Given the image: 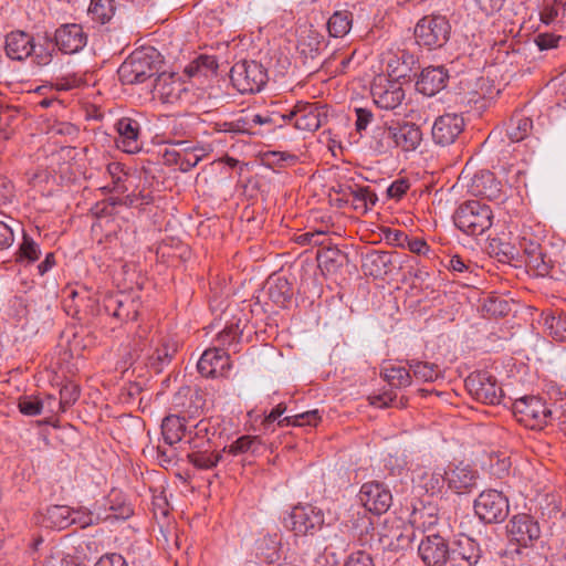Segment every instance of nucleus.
<instances>
[{
  "label": "nucleus",
  "mask_w": 566,
  "mask_h": 566,
  "mask_svg": "<svg viewBox=\"0 0 566 566\" xmlns=\"http://www.w3.org/2000/svg\"><path fill=\"white\" fill-rule=\"evenodd\" d=\"M518 247L523 251L525 263L530 269L541 276L551 275L554 262L533 234L524 233L518 240Z\"/></svg>",
  "instance_id": "9b49d317"
},
{
  "label": "nucleus",
  "mask_w": 566,
  "mask_h": 566,
  "mask_svg": "<svg viewBox=\"0 0 566 566\" xmlns=\"http://www.w3.org/2000/svg\"><path fill=\"white\" fill-rule=\"evenodd\" d=\"M80 397V390L74 384H66L60 389L59 409L64 412Z\"/></svg>",
  "instance_id": "4d7b16f0"
},
{
  "label": "nucleus",
  "mask_w": 566,
  "mask_h": 566,
  "mask_svg": "<svg viewBox=\"0 0 566 566\" xmlns=\"http://www.w3.org/2000/svg\"><path fill=\"white\" fill-rule=\"evenodd\" d=\"M262 441L258 436H242L228 447V452L233 455L245 452L254 454L260 451Z\"/></svg>",
  "instance_id": "8fccbe9b"
},
{
  "label": "nucleus",
  "mask_w": 566,
  "mask_h": 566,
  "mask_svg": "<svg viewBox=\"0 0 566 566\" xmlns=\"http://www.w3.org/2000/svg\"><path fill=\"white\" fill-rule=\"evenodd\" d=\"M476 516L486 524L502 523L509 516V499L503 492L489 489L482 491L473 504Z\"/></svg>",
  "instance_id": "0eeeda50"
},
{
  "label": "nucleus",
  "mask_w": 566,
  "mask_h": 566,
  "mask_svg": "<svg viewBox=\"0 0 566 566\" xmlns=\"http://www.w3.org/2000/svg\"><path fill=\"white\" fill-rule=\"evenodd\" d=\"M483 310L491 316H505L511 311L510 303L501 297H489L484 304Z\"/></svg>",
  "instance_id": "6e6d98bb"
},
{
  "label": "nucleus",
  "mask_w": 566,
  "mask_h": 566,
  "mask_svg": "<svg viewBox=\"0 0 566 566\" xmlns=\"http://www.w3.org/2000/svg\"><path fill=\"white\" fill-rule=\"evenodd\" d=\"M392 126L396 148H400L402 151L417 149L422 140V133L419 126L410 122H392Z\"/></svg>",
  "instance_id": "a878e982"
},
{
  "label": "nucleus",
  "mask_w": 566,
  "mask_h": 566,
  "mask_svg": "<svg viewBox=\"0 0 566 566\" xmlns=\"http://www.w3.org/2000/svg\"><path fill=\"white\" fill-rule=\"evenodd\" d=\"M202 157V149L191 146H184L181 159L179 161V169L184 172L191 170L198 165Z\"/></svg>",
  "instance_id": "5fc2aeb1"
},
{
  "label": "nucleus",
  "mask_w": 566,
  "mask_h": 566,
  "mask_svg": "<svg viewBox=\"0 0 566 566\" xmlns=\"http://www.w3.org/2000/svg\"><path fill=\"white\" fill-rule=\"evenodd\" d=\"M510 542L521 547H532L541 537V527L530 514L520 513L513 515L506 525Z\"/></svg>",
  "instance_id": "9d476101"
},
{
  "label": "nucleus",
  "mask_w": 566,
  "mask_h": 566,
  "mask_svg": "<svg viewBox=\"0 0 566 566\" xmlns=\"http://www.w3.org/2000/svg\"><path fill=\"white\" fill-rule=\"evenodd\" d=\"M468 392L479 402L499 405L503 398V390L496 378L488 371L471 373L465 381Z\"/></svg>",
  "instance_id": "6e6552de"
},
{
  "label": "nucleus",
  "mask_w": 566,
  "mask_h": 566,
  "mask_svg": "<svg viewBox=\"0 0 566 566\" xmlns=\"http://www.w3.org/2000/svg\"><path fill=\"white\" fill-rule=\"evenodd\" d=\"M409 189V182L406 179L395 180L387 189L390 198L400 199Z\"/></svg>",
  "instance_id": "774afa93"
},
{
  "label": "nucleus",
  "mask_w": 566,
  "mask_h": 566,
  "mask_svg": "<svg viewBox=\"0 0 566 566\" xmlns=\"http://www.w3.org/2000/svg\"><path fill=\"white\" fill-rule=\"evenodd\" d=\"M102 510L106 507L108 521L127 520L134 513L132 505L126 501L120 492L112 490L103 503L99 504Z\"/></svg>",
  "instance_id": "7c9ffc66"
},
{
  "label": "nucleus",
  "mask_w": 566,
  "mask_h": 566,
  "mask_svg": "<svg viewBox=\"0 0 566 566\" xmlns=\"http://www.w3.org/2000/svg\"><path fill=\"white\" fill-rule=\"evenodd\" d=\"M32 46L29 57L32 59L34 64L38 66H46L52 62L56 46L53 38L49 33L38 35L36 38L32 35Z\"/></svg>",
  "instance_id": "c756f323"
},
{
  "label": "nucleus",
  "mask_w": 566,
  "mask_h": 566,
  "mask_svg": "<svg viewBox=\"0 0 566 566\" xmlns=\"http://www.w3.org/2000/svg\"><path fill=\"white\" fill-rule=\"evenodd\" d=\"M115 14L114 0H91L88 15L93 21L105 24Z\"/></svg>",
  "instance_id": "c03bdc74"
},
{
  "label": "nucleus",
  "mask_w": 566,
  "mask_h": 566,
  "mask_svg": "<svg viewBox=\"0 0 566 566\" xmlns=\"http://www.w3.org/2000/svg\"><path fill=\"white\" fill-rule=\"evenodd\" d=\"M279 118L298 130L315 132L327 120L326 106L298 101L291 111L281 114Z\"/></svg>",
  "instance_id": "39448f33"
},
{
  "label": "nucleus",
  "mask_w": 566,
  "mask_h": 566,
  "mask_svg": "<svg viewBox=\"0 0 566 566\" xmlns=\"http://www.w3.org/2000/svg\"><path fill=\"white\" fill-rule=\"evenodd\" d=\"M186 433V418L178 415H168L161 422V434L164 441L172 447L181 441Z\"/></svg>",
  "instance_id": "e433bc0d"
},
{
  "label": "nucleus",
  "mask_w": 566,
  "mask_h": 566,
  "mask_svg": "<svg viewBox=\"0 0 566 566\" xmlns=\"http://www.w3.org/2000/svg\"><path fill=\"white\" fill-rule=\"evenodd\" d=\"M94 566H128L126 559L117 553L102 555Z\"/></svg>",
  "instance_id": "338daca9"
},
{
  "label": "nucleus",
  "mask_w": 566,
  "mask_h": 566,
  "mask_svg": "<svg viewBox=\"0 0 566 566\" xmlns=\"http://www.w3.org/2000/svg\"><path fill=\"white\" fill-rule=\"evenodd\" d=\"M369 403L377 408H387V407H406L407 399L400 398L397 401V395L392 390L384 391L379 395H373L368 397Z\"/></svg>",
  "instance_id": "603ef678"
},
{
  "label": "nucleus",
  "mask_w": 566,
  "mask_h": 566,
  "mask_svg": "<svg viewBox=\"0 0 566 566\" xmlns=\"http://www.w3.org/2000/svg\"><path fill=\"white\" fill-rule=\"evenodd\" d=\"M230 80L241 94L259 93L268 83V70L258 61L241 60L231 67Z\"/></svg>",
  "instance_id": "7ed1b4c3"
},
{
  "label": "nucleus",
  "mask_w": 566,
  "mask_h": 566,
  "mask_svg": "<svg viewBox=\"0 0 566 566\" xmlns=\"http://www.w3.org/2000/svg\"><path fill=\"white\" fill-rule=\"evenodd\" d=\"M44 403L35 396H21L18 400V408L22 415L34 417L42 413Z\"/></svg>",
  "instance_id": "864d4df0"
},
{
  "label": "nucleus",
  "mask_w": 566,
  "mask_h": 566,
  "mask_svg": "<svg viewBox=\"0 0 566 566\" xmlns=\"http://www.w3.org/2000/svg\"><path fill=\"white\" fill-rule=\"evenodd\" d=\"M211 129L216 133H229L231 135H243L249 133V117L239 116L232 120H219L211 123Z\"/></svg>",
  "instance_id": "a18cd8bd"
},
{
  "label": "nucleus",
  "mask_w": 566,
  "mask_h": 566,
  "mask_svg": "<svg viewBox=\"0 0 566 566\" xmlns=\"http://www.w3.org/2000/svg\"><path fill=\"white\" fill-rule=\"evenodd\" d=\"M343 193L347 200L352 199L355 209L367 210L369 205L374 206L378 200L376 193L368 186H348Z\"/></svg>",
  "instance_id": "4c0bfd02"
},
{
  "label": "nucleus",
  "mask_w": 566,
  "mask_h": 566,
  "mask_svg": "<svg viewBox=\"0 0 566 566\" xmlns=\"http://www.w3.org/2000/svg\"><path fill=\"white\" fill-rule=\"evenodd\" d=\"M230 356L223 348H209L201 355L197 368L205 377L217 378L230 369Z\"/></svg>",
  "instance_id": "6ab92c4d"
},
{
  "label": "nucleus",
  "mask_w": 566,
  "mask_h": 566,
  "mask_svg": "<svg viewBox=\"0 0 566 566\" xmlns=\"http://www.w3.org/2000/svg\"><path fill=\"white\" fill-rule=\"evenodd\" d=\"M266 294L279 307H287L293 298L292 284L283 276H270L266 281Z\"/></svg>",
  "instance_id": "c85d7f7f"
},
{
  "label": "nucleus",
  "mask_w": 566,
  "mask_h": 566,
  "mask_svg": "<svg viewBox=\"0 0 566 566\" xmlns=\"http://www.w3.org/2000/svg\"><path fill=\"white\" fill-rule=\"evenodd\" d=\"M188 461L199 470H211L222 460L221 452L193 451L187 454Z\"/></svg>",
  "instance_id": "de8ad7c7"
},
{
  "label": "nucleus",
  "mask_w": 566,
  "mask_h": 566,
  "mask_svg": "<svg viewBox=\"0 0 566 566\" xmlns=\"http://www.w3.org/2000/svg\"><path fill=\"white\" fill-rule=\"evenodd\" d=\"M20 256L27 259L30 262H34L39 259L40 249L39 245L30 238L27 233L23 234V242L19 249Z\"/></svg>",
  "instance_id": "052dcab7"
},
{
  "label": "nucleus",
  "mask_w": 566,
  "mask_h": 566,
  "mask_svg": "<svg viewBox=\"0 0 566 566\" xmlns=\"http://www.w3.org/2000/svg\"><path fill=\"white\" fill-rule=\"evenodd\" d=\"M533 129V120L522 112H515L507 124L506 136L512 143L526 139Z\"/></svg>",
  "instance_id": "c9c22d12"
},
{
  "label": "nucleus",
  "mask_w": 566,
  "mask_h": 566,
  "mask_svg": "<svg viewBox=\"0 0 566 566\" xmlns=\"http://www.w3.org/2000/svg\"><path fill=\"white\" fill-rule=\"evenodd\" d=\"M32 35L24 31H12L6 36V53L11 60L23 61L30 56Z\"/></svg>",
  "instance_id": "bb28decb"
},
{
  "label": "nucleus",
  "mask_w": 566,
  "mask_h": 566,
  "mask_svg": "<svg viewBox=\"0 0 566 566\" xmlns=\"http://www.w3.org/2000/svg\"><path fill=\"white\" fill-rule=\"evenodd\" d=\"M353 13L348 10L335 11L327 22L329 35L333 38H343L352 29Z\"/></svg>",
  "instance_id": "a19ab883"
},
{
  "label": "nucleus",
  "mask_w": 566,
  "mask_h": 566,
  "mask_svg": "<svg viewBox=\"0 0 566 566\" xmlns=\"http://www.w3.org/2000/svg\"><path fill=\"white\" fill-rule=\"evenodd\" d=\"M562 40L560 35L553 33H538L535 38V43L541 51L557 48L558 42Z\"/></svg>",
  "instance_id": "0e129e2a"
},
{
  "label": "nucleus",
  "mask_w": 566,
  "mask_h": 566,
  "mask_svg": "<svg viewBox=\"0 0 566 566\" xmlns=\"http://www.w3.org/2000/svg\"><path fill=\"white\" fill-rule=\"evenodd\" d=\"M371 96L378 107L389 111L402 103L405 91L397 80L378 76L371 84Z\"/></svg>",
  "instance_id": "4468645a"
},
{
  "label": "nucleus",
  "mask_w": 566,
  "mask_h": 566,
  "mask_svg": "<svg viewBox=\"0 0 566 566\" xmlns=\"http://www.w3.org/2000/svg\"><path fill=\"white\" fill-rule=\"evenodd\" d=\"M284 526L295 535H313L324 524V514L312 505L295 506L283 520Z\"/></svg>",
  "instance_id": "1a4fd4ad"
},
{
  "label": "nucleus",
  "mask_w": 566,
  "mask_h": 566,
  "mask_svg": "<svg viewBox=\"0 0 566 566\" xmlns=\"http://www.w3.org/2000/svg\"><path fill=\"white\" fill-rule=\"evenodd\" d=\"M321 419L319 411L314 409L295 416L284 417L279 420L277 426L281 428L289 426H316Z\"/></svg>",
  "instance_id": "3c124183"
},
{
  "label": "nucleus",
  "mask_w": 566,
  "mask_h": 566,
  "mask_svg": "<svg viewBox=\"0 0 566 566\" xmlns=\"http://www.w3.org/2000/svg\"><path fill=\"white\" fill-rule=\"evenodd\" d=\"M470 192L489 200H500L503 197L502 185L490 170H480L471 179Z\"/></svg>",
  "instance_id": "b1692460"
},
{
  "label": "nucleus",
  "mask_w": 566,
  "mask_h": 566,
  "mask_svg": "<svg viewBox=\"0 0 566 566\" xmlns=\"http://www.w3.org/2000/svg\"><path fill=\"white\" fill-rule=\"evenodd\" d=\"M446 470H420L415 476L418 485L430 495L441 494L447 485Z\"/></svg>",
  "instance_id": "f704fd0d"
},
{
  "label": "nucleus",
  "mask_w": 566,
  "mask_h": 566,
  "mask_svg": "<svg viewBox=\"0 0 566 566\" xmlns=\"http://www.w3.org/2000/svg\"><path fill=\"white\" fill-rule=\"evenodd\" d=\"M481 548L471 537H463L451 546V566H476L481 559Z\"/></svg>",
  "instance_id": "4be33fe9"
},
{
  "label": "nucleus",
  "mask_w": 566,
  "mask_h": 566,
  "mask_svg": "<svg viewBox=\"0 0 566 566\" xmlns=\"http://www.w3.org/2000/svg\"><path fill=\"white\" fill-rule=\"evenodd\" d=\"M516 420L530 429H542L554 419V411L537 396H525L513 403Z\"/></svg>",
  "instance_id": "20e7f679"
},
{
  "label": "nucleus",
  "mask_w": 566,
  "mask_h": 566,
  "mask_svg": "<svg viewBox=\"0 0 566 566\" xmlns=\"http://www.w3.org/2000/svg\"><path fill=\"white\" fill-rule=\"evenodd\" d=\"M356 122L355 127L358 133L366 130L369 124L374 120V114L368 108H355Z\"/></svg>",
  "instance_id": "69168bd1"
},
{
  "label": "nucleus",
  "mask_w": 566,
  "mask_h": 566,
  "mask_svg": "<svg viewBox=\"0 0 566 566\" xmlns=\"http://www.w3.org/2000/svg\"><path fill=\"white\" fill-rule=\"evenodd\" d=\"M544 325L554 340L566 343V312L545 316Z\"/></svg>",
  "instance_id": "09e8293b"
},
{
  "label": "nucleus",
  "mask_w": 566,
  "mask_h": 566,
  "mask_svg": "<svg viewBox=\"0 0 566 566\" xmlns=\"http://www.w3.org/2000/svg\"><path fill=\"white\" fill-rule=\"evenodd\" d=\"M316 259L322 271L327 273H336L348 261L347 254L337 247H323L317 251Z\"/></svg>",
  "instance_id": "473e14b6"
},
{
  "label": "nucleus",
  "mask_w": 566,
  "mask_h": 566,
  "mask_svg": "<svg viewBox=\"0 0 566 566\" xmlns=\"http://www.w3.org/2000/svg\"><path fill=\"white\" fill-rule=\"evenodd\" d=\"M563 0H544L541 11V20L545 24H553L558 18V9L562 7Z\"/></svg>",
  "instance_id": "bf43d9fd"
},
{
  "label": "nucleus",
  "mask_w": 566,
  "mask_h": 566,
  "mask_svg": "<svg viewBox=\"0 0 566 566\" xmlns=\"http://www.w3.org/2000/svg\"><path fill=\"white\" fill-rule=\"evenodd\" d=\"M450 33V22L442 15L423 17L415 28L417 43L429 50L442 48L448 42Z\"/></svg>",
  "instance_id": "423d86ee"
},
{
  "label": "nucleus",
  "mask_w": 566,
  "mask_h": 566,
  "mask_svg": "<svg viewBox=\"0 0 566 566\" xmlns=\"http://www.w3.org/2000/svg\"><path fill=\"white\" fill-rule=\"evenodd\" d=\"M394 136L392 122L378 123L374 125L368 135L367 147L376 156L391 155L396 149Z\"/></svg>",
  "instance_id": "412c9836"
},
{
  "label": "nucleus",
  "mask_w": 566,
  "mask_h": 566,
  "mask_svg": "<svg viewBox=\"0 0 566 566\" xmlns=\"http://www.w3.org/2000/svg\"><path fill=\"white\" fill-rule=\"evenodd\" d=\"M160 65V53L155 48H140L120 64L117 74L125 85L142 84L157 75Z\"/></svg>",
  "instance_id": "f257e3e1"
},
{
  "label": "nucleus",
  "mask_w": 566,
  "mask_h": 566,
  "mask_svg": "<svg viewBox=\"0 0 566 566\" xmlns=\"http://www.w3.org/2000/svg\"><path fill=\"white\" fill-rule=\"evenodd\" d=\"M396 252L371 250L363 256L361 268L365 274L373 277H384L391 272Z\"/></svg>",
  "instance_id": "393cba45"
},
{
  "label": "nucleus",
  "mask_w": 566,
  "mask_h": 566,
  "mask_svg": "<svg viewBox=\"0 0 566 566\" xmlns=\"http://www.w3.org/2000/svg\"><path fill=\"white\" fill-rule=\"evenodd\" d=\"M72 518L74 520L73 524H78L82 528L108 521L106 507L103 511L98 503L94 505L93 510L80 507L76 511H73Z\"/></svg>",
  "instance_id": "ea45409f"
},
{
  "label": "nucleus",
  "mask_w": 566,
  "mask_h": 566,
  "mask_svg": "<svg viewBox=\"0 0 566 566\" xmlns=\"http://www.w3.org/2000/svg\"><path fill=\"white\" fill-rule=\"evenodd\" d=\"M454 226L467 235L479 237L491 229L493 210L480 200H467L459 205L453 216Z\"/></svg>",
  "instance_id": "f03ea898"
},
{
  "label": "nucleus",
  "mask_w": 566,
  "mask_h": 566,
  "mask_svg": "<svg viewBox=\"0 0 566 566\" xmlns=\"http://www.w3.org/2000/svg\"><path fill=\"white\" fill-rule=\"evenodd\" d=\"M154 93L163 103H175L180 98L182 83L174 74L161 73L154 82Z\"/></svg>",
  "instance_id": "cd10ccee"
},
{
  "label": "nucleus",
  "mask_w": 566,
  "mask_h": 566,
  "mask_svg": "<svg viewBox=\"0 0 566 566\" xmlns=\"http://www.w3.org/2000/svg\"><path fill=\"white\" fill-rule=\"evenodd\" d=\"M344 566H376L373 556L365 551L353 552L345 560Z\"/></svg>",
  "instance_id": "680f3d73"
},
{
  "label": "nucleus",
  "mask_w": 566,
  "mask_h": 566,
  "mask_svg": "<svg viewBox=\"0 0 566 566\" xmlns=\"http://www.w3.org/2000/svg\"><path fill=\"white\" fill-rule=\"evenodd\" d=\"M107 174L112 180V187H104L105 190H109L116 193H125L129 190V175L124 171L122 164L111 163L106 168Z\"/></svg>",
  "instance_id": "79ce46f5"
},
{
  "label": "nucleus",
  "mask_w": 566,
  "mask_h": 566,
  "mask_svg": "<svg viewBox=\"0 0 566 566\" xmlns=\"http://www.w3.org/2000/svg\"><path fill=\"white\" fill-rule=\"evenodd\" d=\"M448 70L444 66L424 67L417 82V91L426 96H433L447 86Z\"/></svg>",
  "instance_id": "5701e85b"
},
{
  "label": "nucleus",
  "mask_w": 566,
  "mask_h": 566,
  "mask_svg": "<svg viewBox=\"0 0 566 566\" xmlns=\"http://www.w3.org/2000/svg\"><path fill=\"white\" fill-rule=\"evenodd\" d=\"M447 488L455 494H467L476 488L479 472L472 465L450 463L446 469Z\"/></svg>",
  "instance_id": "dca6fc26"
},
{
  "label": "nucleus",
  "mask_w": 566,
  "mask_h": 566,
  "mask_svg": "<svg viewBox=\"0 0 566 566\" xmlns=\"http://www.w3.org/2000/svg\"><path fill=\"white\" fill-rule=\"evenodd\" d=\"M358 500L366 511L375 515H380L390 509L392 494L386 484L378 481H370L360 486Z\"/></svg>",
  "instance_id": "f8f14e48"
},
{
  "label": "nucleus",
  "mask_w": 566,
  "mask_h": 566,
  "mask_svg": "<svg viewBox=\"0 0 566 566\" xmlns=\"http://www.w3.org/2000/svg\"><path fill=\"white\" fill-rule=\"evenodd\" d=\"M451 546L438 533L424 536L418 545V555L426 566H444L450 563Z\"/></svg>",
  "instance_id": "ddd939ff"
},
{
  "label": "nucleus",
  "mask_w": 566,
  "mask_h": 566,
  "mask_svg": "<svg viewBox=\"0 0 566 566\" xmlns=\"http://www.w3.org/2000/svg\"><path fill=\"white\" fill-rule=\"evenodd\" d=\"M409 521L416 528L428 531L439 521L438 507L430 502H420L419 506H413Z\"/></svg>",
  "instance_id": "72a5a7b5"
},
{
  "label": "nucleus",
  "mask_w": 566,
  "mask_h": 566,
  "mask_svg": "<svg viewBox=\"0 0 566 566\" xmlns=\"http://www.w3.org/2000/svg\"><path fill=\"white\" fill-rule=\"evenodd\" d=\"M384 379L392 387L406 388L411 385V374L409 367L390 366L381 371Z\"/></svg>",
  "instance_id": "49530a36"
},
{
  "label": "nucleus",
  "mask_w": 566,
  "mask_h": 566,
  "mask_svg": "<svg viewBox=\"0 0 566 566\" xmlns=\"http://www.w3.org/2000/svg\"><path fill=\"white\" fill-rule=\"evenodd\" d=\"M177 352L175 344L163 343L157 347L148 358V366L157 374L161 373L164 367L168 365Z\"/></svg>",
  "instance_id": "37998d69"
},
{
  "label": "nucleus",
  "mask_w": 566,
  "mask_h": 566,
  "mask_svg": "<svg viewBox=\"0 0 566 566\" xmlns=\"http://www.w3.org/2000/svg\"><path fill=\"white\" fill-rule=\"evenodd\" d=\"M103 310L106 314L120 321H135L139 313L140 302L125 292L109 293L103 297Z\"/></svg>",
  "instance_id": "2eb2a0df"
},
{
  "label": "nucleus",
  "mask_w": 566,
  "mask_h": 566,
  "mask_svg": "<svg viewBox=\"0 0 566 566\" xmlns=\"http://www.w3.org/2000/svg\"><path fill=\"white\" fill-rule=\"evenodd\" d=\"M474 6L484 17H490L500 11L504 0H473Z\"/></svg>",
  "instance_id": "e2e57ef3"
},
{
  "label": "nucleus",
  "mask_w": 566,
  "mask_h": 566,
  "mask_svg": "<svg viewBox=\"0 0 566 566\" xmlns=\"http://www.w3.org/2000/svg\"><path fill=\"white\" fill-rule=\"evenodd\" d=\"M117 138L115 139L118 149L127 154H136L142 149L140 124L130 117H122L116 125Z\"/></svg>",
  "instance_id": "aec40b11"
},
{
  "label": "nucleus",
  "mask_w": 566,
  "mask_h": 566,
  "mask_svg": "<svg viewBox=\"0 0 566 566\" xmlns=\"http://www.w3.org/2000/svg\"><path fill=\"white\" fill-rule=\"evenodd\" d=\"M407 366L416 379L424 382H432L441 377V369L439 365L434 363L422 361L413 358L407 360Z\"/></svg>",
  "instance_id": "58836bf2"
},
{
  "label": "nucleus",
  "mask_w": 566,
  "mask_h": 566,
  "mask_svg": "<svg viewBox=\"0 0 566 566\" xmlns=\"http://www.w3.org/2000/svg\"><path fill=\"white\" fill-rule=\"evenodd\" d=\"M73 510L66 505H51L42 514L41 524L46 528L64 530L73 524Z\"/></svg>",
  "instance_id": "2f4dec72"
},
{
  "label": "nucleus",
  "mask_w": 566,
  "mask_h": 566,
  "mask_svg": "<svg viewBox=\"0 0 566 566\" xmlns=\"http://www.w3.org/2000/svg\"><path fill=\"white\" fill-rule=\"evenodd\" d=\"M57 50L64 54H74L83 50L87 43V34L82 25L66 23L60 25L52 35Z\"/></svg>",
  "instance_id": "f3484780"
},
{
  "label": "nucleus",
  "mask_w": 566,
  "mask_h": 566,
  "mask_svg": "<svg viewBox=\"0 0 566 566\" xmlns=\"http://www.w3.org/2000/svg\"><path fill=\"white\" fill-rule=\"evenodd\" d=\"M464 129V118L457 113H446L436 118L432 126V139L441 146L453 144Z\"/></svg>",
  "instance_id": "a211bd4d"
},
{
  "label": "nucleus",
  "mask_w": 566,
  "mask_h": 566,
  "mask_svg": "<svg viewBox=\"0 0 566 566\" xmlns=\"http://www.w3.org/2000/svg\"><path fill=\"white\" fill-rule=\"evenodd\" d=\"M241 338L239 322L228 324L219 334L218 342L222 346H230L238 343Z\"/></svg>",
  "instance_id": "13d9d810"
}]
</instances>
